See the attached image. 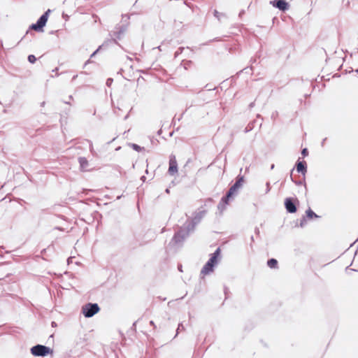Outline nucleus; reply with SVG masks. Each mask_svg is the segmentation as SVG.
Segmentation results:
<instances>
[{
  "label": "nucleus",
  "instance_id": "nucleus-17",
  "mask_svg": "<svg viewBox=\"0 0 358 358\" xmlns=\"http://www.w3.org/2000/svg\"><path fill=\"white\" fill-rule=\"evenodd\" d=\"M98 50H99V49L96 50L94 52H93L92 55H91V57H94Z\"/></svg>",
  "mask_w": 358,
  "mask_h": 358
},
{
  "label": "nucleus",
  "instance_id": "nucleus-8",
  "mask_svg": "<svg viewBox=\"0 0 358 358\" xmlns=\"http://www.w3.org/2000/svg\"><path fill=\"white\" fill-rule=\"evenodd\" d=\"M79 163H80V169L82 171H85L88 170L89 163L85 158H84V157L79 158Z\"/></svg>",
  "mask_w": 358,
  "mask_h": 358
},
{
  "label": "nucleus",
  "instance_id": "nucleus-5",
  "mask_svg": "<svg viewBox=\"0 0 358 358\" xmlns=\"http://www.w3.org/2000/svg\"><path fill=\"white\" fill-rule=\"evenodd\" d=\"M270 3L280 10L285 11L289 8L287 2L285 0H273L270 1Z\"/></svg>",
  "mask_w": 358,
  "mask_h": 358
},
{
  "label": "nucleus",
  "instance_id": "nucleus-12",
  "mask_svg": "<svg viewBox=\"0 0 358 358\" xmlns=\"http://www.w3.org/2000/svg\"><path fill=\"white\" fill-rule=\"evenodd\" d=\"M278 264V262L275 259H271L268 261L267 264L270 268H275Z\"/></svg>",
  "mask_w": 358,
  "mask_h": 358
},
{
  "label": "nucleus",
  "instance_id": "nucleus-4",
  "mask_svg": "<svg viewBox=\"0 0 358 358\" xmlns=\"http://www.w3.org/2000/svg\"><path fill=\"white\" fill-rule=\"evenodd\" d=\"M50 12V10H48L37 21L36 24H33L31 26V29L38 31H43V27L45 26L46 22L48 19V15Z\"/></svg>",
  "mask_w": 358,
  "mask_h": 358
},
{
  "label": "nucleus",
  "instance_id": "nucleus-18",
  "mask_svg": "<svg viewBox=\"0 0 358 358\" xmlns=\"http://www.w3.org/2000/svg\"><path fill=\"white\" fill-rule=\"evenodd\" d=\"M179 237H180V234H177V235L175 236V238H176V240H178Z\"/></svg>",
  "mask_w": 358,
  "mask_h": 358
},
{
  "label": "nucleus",
  "instance_id": "nucleus-9",
  "mask_svg": "<svg viewBox=\"0 0 358 358\" xmlns=\"http://www.w3.org/2000/svg\"><path fill=\"white\" fill-rule=\"evenodd\" d=\"M238 190V189L237 187H236L234 185H233V186L230 188V189H229V192H228V194H227V198L224 199V202H225V203H227V200L230 196H231L233 194H235Z\"/></svg>",
  "mask_w": 358,
  "mask_h": 358
},
{
  "label": "nucleus",
  "instance_id": "nucleus-13",
  "mask_svg": "<svg viewBox=\"0 0 358 358\" xmlns=\"http://www.w3.org/2000/svg\"><path fill=\"white\" fill-rule=\"evenodd\" d=\"M306 215L309 218H313V217H317L318 216L314 213L310 209H308L307 211H306Z\"/></svg>",
  "mask_w": 358,
  "mask_h": 358
},
{
  "label": "nucleus",
  "instance_id": "nucleus-10",
  "mask_svg": "<svg viewBox=\"0 0 358 358\" xmlns=\"http://www.w3.org/2000/svg\"><path fill=\"white\" fill-rule=\"evenodd\" d=\"M296 170H297L298 172H301L303 174L305 173L306 170V166H305L303 162H299L297 163V164H296Z\"/></svg>",
  "mask_w": 358,
  "mask_h": 358
},
{
  "label": "nucleus",
  "instance_id": "nucleus-16",
  "mask_svg": "<svg viewBox=\"0 0 358 358\" xmlns=\"http://www.w3.org/2000/svg\"><path fill=\"white\" fill-rule=\"evenodd\" d=\"M301 154L303 155V156H306L308 155V150L306 148H304L302 152H301Z\"/></svg>",
  "mask_w": 358,
  "mask_h": 358
},
{
  "label": "nucleus",
  "instance_id": "nucleus-7",
  "mask_svg": "<svg viewBox=\"0 0 358 358\" xmlns=\"http://www.w3.org/2000/svg\"><path fill=\"white\" fill-rule=\"evenodd\" d=\"M285 204L286 209L289 213H293L296 212V206L293 203V202L291 201V199H287L285 200Z\"/></svg>",
  "mask_w": 358,
  "mask_h": 358
},
{
  "label": "nucleus",
  "instance_id": "nucleus-3",
  "mask_svg": "<svg viewBox=\"0 0 358 358\" xmlns=\"http://www.w3.org/2000/svg\"><path fill=\"white\" fill-rule=\"evenodd\" d=\"M82 311L85 317H91L99 311V307L96 303H87L83 307Z\"/></svg>",
  "mask_w": 358,
  "mask_h": 358
},
{
  "label": "nucleus",
  "instance_id": "nucleus-1",
  "mask_svg": "<svg viewBox=\"0 0 358 358\" xmlns=\"http://www.w3.org/2000/svg\"><path fill=\"white\" fill-rule=\"evenodd\" d=\"M220 255V250L217 249L216 251L212 254L209 260L203 266L201 271V275L203 278L205 275H209L213 271L214 267L218 263V257Z\"/></svg>",
  "mask_w": 358,
  "mask_h": 358
},
{
  "label": "nucleus",
  "instance_id": "nucleus-2",
  "mask_svg": "<svg viewBox=\"0 0 358 358\" xmlns=\"http://www.w3.org/2000/svg\"><path fill=\"white\" fill-rule=\"evenodd\" d=\"M31 353L35 357H45L53 353L52 349L43 345H36L30 349Z\"/></svg>",
  "mask_w": 358,
  "mask_h": 358
},
{
  "label": "nucleus",
  "instance_id": "nucleus-11",
  "mask_svg": "<svg viewBox=\"0 0 358 358\" xmlns=\"http://www.w3.org/2000/svg\"><path fill=\"white\" fill-rule=\"evenodd\" d=\"M243 182H244L243 177H240L234 185L236 187H237L238 189H239L242 187Z\"/></svg>",
  "mask_w": 358,
  "mask_h": 358
},
{
  "label": "nucleus",
  "instance_id": "nucleus-14",
  "mask_svg": "<svg viewBox=\"0 0 358 358\" xmlns=\"http://www.w3.org/2000/svg\"><path fill=\"white\" fill-rule=\"evenodd\" d=\"M131 146L132 147V148L134 150H135L136 151H141L142 150V148L139 145H138L136 144H131Z\"/></svg>",
  "mask_w": 358,
  "mask_h": 358
},
{
  "label": "nucleus",
  "instance_id": "nucleus-15",
  "mask_svg": "<svg viewBox=\"0 0 358 358\" xmlns=\"http://www.w3.org/2000/svg\"><path fill=\"white\" fill-rule=\"evenodd\" d=\"M28 60L31 63H34L36 61V57L34 55H29L28 57Z\"/></svg>",
  "mask_w": 358,
  "mask_h": 358
},
{
  "label": "nucleus",
  "instance_id": "nucleus-6",
  "mask_svg": "<svg viewBox=\"0 0 358 358\" xmlns=\"http://www.w3.org/2000/svg\"><path fill=\"white\" fill-rule=\"evenodd\" d=\"M178 172V166L175 157H173L169 161V173L173 175Z\"/></svg>",
  "mask_w": 358,
  "mask_h": 358
}]
</instances>
